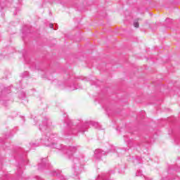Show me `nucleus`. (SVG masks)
Segmentation results:
<instances>
[{
	"label": "nucleus",
	"mask_w": 180,
	"mask_h": 180,
	"mask_svg": "<svg viewBox=\"0 0 180 180\" xmlns=\"http://www.w3.org/2000/svg\"><path fill=\"white\" fill-rule=\"evenodd\" d=\"M134 27H139V22H134Z\"/></svg>",
	"instance_id": "f257e3e1"
},
{
	"label": "nucleus",
	"mask_w": 180,
	"mask_h": 180,
	"mask_svg": "<svg viewBox=\"0 0 180 180\" xmlns=\"http://www.w3.org/2000/svg\"><path fill=\"white\" fill-rule=\"evenodd\" d=\"M49 27H51V29H53V27H54V25L53 24H50Z\"/></svg>",
	"instance_id": "f03ea898"
}]
</instances>
